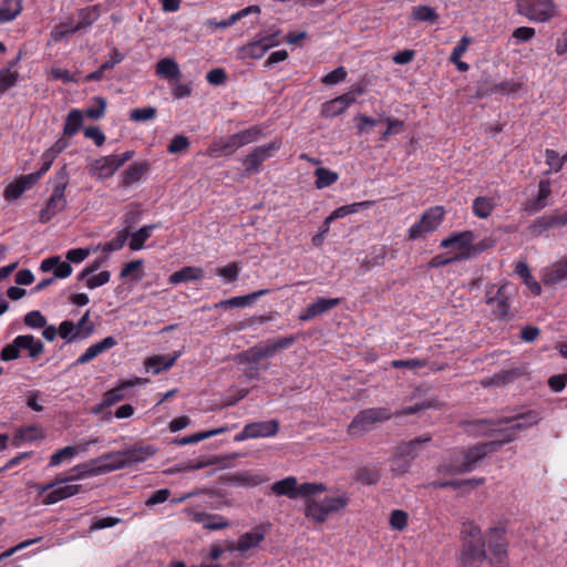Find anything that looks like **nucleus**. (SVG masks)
Returning a JSON list of instances; mask_svg holds the SVG:
<instances>
[{"label":"nucleus","instance_id":"obj_1","mask_svg":"<svg viewBox=\"0 0 567 567\" xmlns=\"http://www.w3.org/2000/svg\"><path fill=\"white\" fill-rule=\"evenodd\" d=\"M460 563L462 567H481L488 561L491 567H508L505 529L496 526L487 529L485 537L473 522L463 524L461 530Z\"/></svg>","mask_w":567,"mask_h":567},{"label":"nucleus","instance_id":"obj_2","mask_svg":"<svg viewBox=\"0 0 567 567\" xmlns=\"http://www.w3.org/2000/svg\"><path fill=\"white\" fill-rule=\"evenodd\" d=\"M539 421L538 413L527 411L526 413L516 414L512 417H502L497 420H478L474 424L477 431L483 435L496 436L495 440L485 442L491 444L489 451L497 452L504 444L516 439L518 432L537 424Z\"/></svg>","mask_w":567,"mask_h":567},{"label":"nucleus","instance_id":"obj_3","mask_svg":"<svg viewBox=\"0 0 567 567\" xmlns=\"http://www.w3.org/2000/svg\"><path fill=\"white\" fill-rule=\"evenodd\" d=\"M348 504L349 497L346 493L333 497H324L322 502L309 498L306 501L305 516L316 524H322L330 515L344 509Z\"/></svg>","mask_w":567,"mask_h":567},{"label":"nucleus","instance_id":"obj_4","mask_svg":"<svg viewBox=\"0 0 567 567\" xmlns=\"http://www.w3.org/2000/svg\"><path fill=\"white\" fill-rule=\"evenodd\" d=\"M491 444L478 443L461 453V461L452 460L450 463L442 465V471L449 474H464L472 472L480 462L492 454Z\"/></svg>","mask_w":567,"mask_h":567},{"label":"nucleus","instance_id":"obj_5","mask_svg":"<svg viewBox=\"0 0 567 567\" xmlns=\"http://www.w3.org/2000/svg\"><path fill=\"white\" fill-rule=\"evenodd\" d=\"M495 285L486 288V305L492 307V312L496 319L509 320L511 315V300L516 293V288L509 282L499 286L494 292Z\"/></svg>","mask_w":567,"mask_h":567},{"label":"nucleus","instance_id":"obj_6","mask_svg":"<svg viewBox=\"0 0 567 567\" xmlns=\"http://www.w3.org/2000/svg\"><path fill=\"white\" fill-rule=\"evenodd\" d=\"M392 413L386 408H370L360 411L348 426L351 436H361L370 432L377 423L390 420Z\"/></svg>","mask_w":567,"mask_h":567},{"label":"nucleus","instance_id":"obj_7","mask_svg":"<svg viewBox=\"0 0 567 567\" xmlns=\"http://www.w3.org/2000/svg\"><path fill=\"white\" fill-rule=\"evenodd\" d=\"M157 449L153 445L142 444H134L130 449L117 451L116 454L111 455V457L118 458L117 463L114 466H111L112 472L143 463L155 455Z\"/></svg>","mask_w":567,"mask_h":567},{"label":"nucleus","instance_id":"obj_8","mask_svg":"<svg viewBox=\"0 0 567 567\" xmlns=\"http://www.w3.org/2000/svg\"><path fill=\"white\" fill-rule=\"evenodd\" d=\"M517 11L532 21L545 22L555 16V4L553 0H520Z\"/></svg>","mask_w":567,"mask_h":567},{"label":"nucleus","instance_id":"obj_9","mask_svg":"<svg viewBox=\"0 0 567 567\" xmlns=\"http://www.w3.org/2000/svg\"><path fill=\"white\" fill-rule=\"evenodd\" d=\"M279 150V145L276 142H270L265 145H260L254 148L243 161L245 166V175L258 173L261 164L272 156L274 152Z\"/></svg>","mask_w":567,"mask_h":567},{"label":"nucleus","instance_id":"obj_10","mask_svg":"<svg viewBox=\"0 0 567 567\" xmlns=\"http://www.w3.org/2000/svg\"><path fill=\"white\" fill-rule=\"evenodd\" d=\"M340 302L339 298H318L315 302L307 306L300 313L299 319L301 321H309L336 308Z\"/></svg>","mask_w":567,"mask_h":567},{"label":"nucleus","instance_id":"obj_11","mask_svg":"<svg viewBox=\"0 0 567 567\" xmlns=\"http://www.w3.org/2000/svg\"><path fill=\"white\" fill-rule=\"evenodd\" d=\"M68 200L65 195L53 193L48 198L45 206L40 210L39 221L49 223L54 216L66 208Z\"/></svg>","mask_w":567,"mask_h":567},{"label":"nucleus","instance_id":"obj_12","mask_svg":"<svg viewBox=\"0 0 567 567\" xmlns=\"http://www.w3.org/2000/svg\"><path fill=\"white\" fill-rule=\"evenodd\" d=\"M118 168L114 155L103 156L90 163V174L100 179L113 176Z\"/></svg>","mask_w":567,"mask_h":567},{"label":"nucleus","instance_id":"obj_13","mask_svg":"<svg viewBox=\"0 0 567 567\" xmlns=\"http://www.w3.org/2000/svg\"><path fill=\"white\" fill-rule=\"evenodd\" d=\"M432 441V436L430 434H424L422 436L415 437L409 442L401 443L396 447V452L401 454V457L408 458V461L413 462L420 452Z\"/></svg>","mask_w":567,"mask_h":567},{"label":"nucleus","instance_id":"obj_14","mask_svg":"<svg viewBox=\"0 0 567 567\" xmlns=\"http://www.w3.org/2000/svg\"><path fill=\"white\" fill-rule=\"evenodd\" d=\"M270 292L269 289L256 290L245 296H237L229 299H225L215 305V308L229 309V308H243L252 305L258 298L266 296Z\"/></svg>","mask_w":567,"mask_h":567},{"label":"nucleus","instance_id":"obj_15","mask_svg":"<svg viewBox=\"0 0 567 567\" xmlns=\"http://www.w3.org/2000/svg\"><path fill=\"white\" fill-rule=\"evenodd\" d=\"M117 344V341L114 337H106L103 340H101L97 343H94L90 346L74 362L75 365L78 364H85L93 359H95L97 355L103 353L104 351H107L115 347Z\"/></svg>","mask_w":567,"mask_h":567},{"label":"nucleus","instance_id":"obj_16","mask_svg":"<svg viewBox=\"0 0 567 567\" xmlns=\"http://www.w3.org/2000/svg\"><path fill=\"white\" fill-rule=\"evenodd\" d=\"M192 520L203 525L205 529L218 530L228 527L229 522L218 514H208L205 512L192 513Z\"/></svg>","mask_w":567,"mask_h":567},{"label":"nucleus","instance_id":"obj_17","mask_svg":"<svg viewBox=\"0 0 567 567\" xmlns=\"http://www.w3.org/2000/svg\"><path fill=\"white\" fill-rule=\"evenodd\" d=\"M567 280V258L553 264L544 271L543 282L546 286H557Z\"/></svg>","mask_w":567,"mask_h":567},{"label":"nucleus","instance_id":"obj_18","mask_svg":"<svg viewBox=\"0 0 567 567\" xmlns=\"http://www.w3.org/2000/svg\"><path fill=\"white\" fill-rule=\"evenodd\" d=\"M241 146V141L236 133L227 138H218L214 141L209 146V152L218 156H227L235 153Z\"/></svg>","mask_w":567,"mask_h":567},{"label":"nucleus","instance_id":"obj_19","mask_svg":"<svg viewBox=\"0 0 567 567\" xmlns=\"http://www.w3.org/2000/svg\"><path fill=\"white\" fill-rule=\"evenodd\" d=\"M71 478L73 481L81 480L87 476H95L112 472L111 466H97V463H93L92 460L75 465L71 471Z\"/></svg>","mask_w":567,"mask_h":567},{"label":"nucleus","instance_id":"obj_20","mask_svg":"<svg viewBox=\"0 0 567 567\" xmlns=\"http://www.w3.org/2000/svg\"><path fill=\"white\" fill-rule=\"evenodd\" d=\"M550 193V182L548 179H542L538 184L537 197L526 203L525 210L529 214H535L545 208L547 206L546 200Z\"/></svg>","mask_w":567,"mask_h":567},{"label":"nucleus","instance_id":"obj_21","mask_svg":"<svg viewBox=\"0 0 567 567\" xmlns=\"http://www.w3.org/2000/svg\"><path fill=\"white\" fill-rule=\"evenodd\" d=\"M94 331V324L91 323L89 327L85 328L82 336L79 333V329H76V326L74 322L70 320H64L60 323L58 332L59 336L64 339L68 343L73 342L76 339H84L91 336Z\"/></svg>","mask_w":567,"mask_h":567},{"label":"nucleus","instance_id":"obj_22","mask_svg":"<svg viewBox=\"0 0 567 567\" xmlns=\"http://www.w3.org/2000/svg\"><path fill=\"white\" fill-rule=\"evenodd\" d=\"M473 240L474 234L471 230L453 233L441 241V247H456L461 251H466L470 250V245L473 243Z\"/></svg>","mask_w":567,"mask_h":567},{"label":"nucleus","instance_id":"obj_23","mask_svg":"<svg viewBox=\"0 0 567 567\" xmlns=\"http://www.w3.org/2000/svg\"><path fill=\"white\" fill-rule=\"evenodd\" d=\"M248 426L252 439L270 437L279 431V422L277 420L251 422L248 423Z\"/></svg>","mask_w":567,"mask_h":567},{"label":"nucleus","instance_id":"obj_24","mask_svg":"<svg viewBox=\"0 0 567 567\" xmlns=\"http://www.w3.org/2000/svg\"><path fill=\"white\" fill-rule=\"evenodd\" d=\"M181 351H176L171 357L153 355L145 361V365L147 369H152L154 374H158L164 370L171 369L175 364L176 360L181 357Z\"/></svg>","mask_w":567,"mask_h":567},{"label":"nucleus","instance_id":"obj_25","mask_svg":"<svg viewBox=\"0 0 567 567\" xmlns=\"http://www.w3.org/2000/svg\"><path fill=\"white\" fill-rule=\"evenodd\" d=\"M150 169L147 162L133 163L127 166L122 175V185L130 187L131 185L138 183L143 175Z\"/></svg>","mask_w":567,"mask_h":567},{"label":"nucleus","instance_id":"obj_26","mask_svg":"<svg viewBox=\"0 0 567 567\" xmlns=\"http://www.w3.org/2000/svg\"><path fill=\"white\" fill-rule=\"evenodd\" d=\"M298 481L295 476H288L271 485V492L278 496H287L290 499L298 497Z\"/></svg>","mask_w":567,"mask_h":567},{"label":"nucleus","instance_id":"obj_27","mask_svg":"<svg viewBox=\"0 0 567 567\" xmlns=\"http://www.w3.org/2000/svg\"><path fill=\"white\" fill-rule=\"evenodd\" d=\"M93 443H96V441L95 440L89 441V442L84 443L81 446L69 445V446H65V447L56 451L55 453H53L50 456L49 466H52V467L53 466H58L63 461L72 460L78 454L79 450L86 451L87 446L93 444Z\"/></svg>","mask_w":567,"mask_h":567},{"label":"nucleus","instance_id":"obj_28","mask_svg":"<svg viewBox=\"0 0 567 567\" xmlns=\"http://www.w3.org/2000/svg\"><path fill=\"white\" fill-rule=\"evenodd\" d=\"M443 217L444 208L434 206L422 214L420 221L425 227V231L433 233L441 225Z\"/></svg>","mask_w":567,"mask_h":567},{"label":"nucleus","instance_id":"obj_29","mask_svg":"<svg viewBox=\"0 0 567 567\" xmlns=\"http://www.w3.org/2000/svg\"><path fill=\"white\" fill-rule=\"evenodd\" d=\"M204 270L199 267L186 266L169 276V284L178 285L181 282L196 281L202 279Z\"/></svg>","mask_w":567,"mask_h":567},{"label":"nucleus","instance_id":"obj_30","mask_svg":"<svg viewBox=\"0 0 567 567\" xmlns=\"http://www.w3.org/2000/svg\"><path fill=\"white\" fill-rule=\"evenodd\" d=\"M156 74L169 81H178L182 76L177 62L171 58H165L157 62Z\"/></svg>","mask_w":567,"mask_h":567},{"label":"nucleus","instance_id":"obj_31","mask_svg":"<svg viewBox=\"0 0 567 567\" xmlns=\"http://www.w3.org/2000/svg\"><path fill=\"white\" fill-rule=\"evenodd\" d=\"M265 539V533L261 530L260 527H257L256 529L243 534L238 540L236 548L239 551H247L251 548H255L259 545L260 542Z\"/></svg>","mask_w":567,"mask_h":567},{"label":"nucleus","instance_id":"obj_32","mask_svg":"<svg viewBox=\"0 0 567 567\" xmlns=\"http://www.w3.org/2000/svg\"><path fill=\"white\" fill-rule=\"evenodd\" d=\"M23 0H2L0 3V24L14 20L23 10Z\"/></svg>","mask_w":567,"mask_h":567},{"label":"nucleus","instance_id":"obj_33","mask_svg":"<svg viewBox=\"0 0 567 567\" xmlns=\"http://www.w3.org/2000/svg\"><path fill=\"white\" fill-rule=\"evenodd\" d=\"M137 383H142V379L136 378L135 381H127V382H124L120 386L109 390L107 392H105V394L103 396V402L100 405V408H107V406H111V405L115 404L116 402L123 400L125 398L124 390L127 386H133Z\"/></svg>","mask_w":567,"mask_h":567},{"label":"nucleus","instance_id":"obj_34","mask_svg":"<svg viewBox=\"0 0 567 567\" xmlns=\"http://www.w3.org/2000/svg\"><path fill=\"white\" fill-rule=\"evenodd\" d=\"M79 22L71 27V31H80L93 24L100 17L99 6L82 8L78 12Z\"/></svg>","mask_w":567,"mask_h":567},{"label":"nucleus","instance_id":"obj_35","mask_svg":"<svg viewBox=\"0 0 567 567\" xmlns=\"http://www.w3.org/2000/svg\"><path fill=\"white\" fill-rule=\"evenodd\" d=\"M523 374V370L519 368H513L507 370H502L495 374H493L484 384L485 385H505Z\"/></svg>","mask_w":567,"mask_h":567},{"label":"nucleus","instance_id":"obj_36","mask_svg":"<svg viewBox=\"0 0 567 567\" xmlns=\"http://www.w3.org/2000/svg\"><path fill=\"white\" fill-rule=\"evenodd\" d=\"M515 272L524 280L525 285L529 288V290L538 296L542 292V287L538 281L534 279L530 274L529 267L526 262L519 261L515 266Z\"/></svg>","mask_w":567,"mask_h":567},{"label":"nucleus","instance_id":"obj_37","mask_svg":"<svg viewBox=\"0 0 567 567\" xmlns=\"http://www.w3.org/2000/svg\"><path fill=\"white\" fill-rule=\"evenodd\" d=\"M268 51L260 39H256L239 49L243 59H260Z\"/></svg>","mask_w":567,"mask_h":567},{"label":"nucleus","instance_id":"obj_38","mask_svg":"<svg viewBox=\"0 0 567 567\" xmlns=\"http://www.w3.org/2000/svg\"><path fill=\"white\" fill-rule=\"evenodd\" d=\"M19 342L21 343V350H28L31 359H37L43 351L44 344L40 340H35L32 334H21Z\"/></svg>","mask_w":567,"mask_h":567},{"label":"nucleus","instance_id":"obj_39","mask_svg":"<svg viewBox=\"0 0 567 567\" xmlns=\"http://www.w3.org/2000/svg\"><path fill=\"white\" fill-rule=\"evenodd\" d=\"M83 114L80 110H71L65 118L63 126V134L65 136H73L82 127Z\"/></svg>","mask_w":567,"mask_h":567},{"label":"nucleus","instance_id":"obj_40","mask_svg":"<svg viewBox=\"0 0 567 567\" xmlns=\"http://www.w3.org/2000/svg\"><path fill=\"white\" fill-rule=\"evenodd\" d=\"M157 227V225H146L140 228L137 231L132 234L130 240V248L134 251L141 250L144 247L145 241L151 237L152 231Z\"/></svg>","mask_w":567,"mask_h":567},{"label":"nucleus","instance_id":"obj_41","mask_svg":"<svg viewBox=\"0 0 567 567\" xmlns=\"http://www.w3.org/2000/svg\"><path fill=\"white\" fill-rule=\"evenodd\" d=\"M44 434L42 430L37 425H30L27 427H22L14 435V444L19 445L22 442H33L39 439H43Z\"/></svg>","mask_w":567,"mask_h":567},{"label":"nucleus","instance_id":"obj_42","mask_svg":"<svg viewBox=\"0 0 567 567\" xmlns=\"http://www.w3.org/2000/svg\"><path fill=\"white\" fill-rule=\"evenodd\" d=\"M315 175L317 177L315 185L318 189L331 186L339 178V175L336 172H332L324 167L317 168L315 171Z\"/></svg>","mask_w":567,"mask_h":567},{"label":"nucleus","instance_id":"obj_43","mask_svg":"<svg viewBox=\"0 0 567 567\" xmlns=\"http://www.w3.org/2000/svg\"><path fill=\"white\" fill-rule=\"evenodd\" d=\"M381 478V473L375 467L363 466L355 472V480L365 485L377 484Z\"/></svg>","mask_w":567,"mask_h":567},{"label":"nucleus","instance_id":"obj_44","mask_svg":"<svg viewBox=\"0 0 567 567\" xmlns=\"http://www.w3.org/2000/svg\"><path fill=\"white\" fill-rule=\"evenodd\" d=\"M327 491V485L323 483H317V482H307L301 485H298V497L301 496L305 498V502L309 498H312L311 496L323 493Z\"/></svg>","mask_w":567,"mask_h":567},{"label":"nucleus","instance_id":"obj_45","mask_svg":"<svg viewBox=\"0 0 567 567\" xmlns=\"http://www.w3.org/2000/svg\"><path fill=\"white\" fill-rule=\"evenodd\" d=\"M492 247H493V240L485 238L476 244L472 243L470 245V250L460 251L458 258H463V260L471 259Z\"/></svg>","mask_w":567,"mask_h":567},{"label":"nucleus","instance_id":"obj_46","mask_svg":"<svg viewBox=\"0 0 567 567\" xmlns=\"http://www.w3.org/2000/svg\"><path fill=\"white\" fill-rule=\"evenodd\" d=\"M128 235L130 234H128V231L126 229L122 230L111 241L106 243L105 245H103V246L102 245H97L96 248H94V251H96L100 248L105 254L120 250V249L123 248V246H124Z\"/></svg>","mask_w":567,"mask_h":567},{"label":"nucleus","instance_id":"obj_47","mask_svg":"<svg viewBox=\"0 0 567 567\" xmlns=\"http://www.w3.org/2000/svg\"><path fill=\"white\" fill-rule=\"evenodd\" d=\"M493 203L491 198L477 197L473 203V212L480 218H487L493 210Z\"/></svg>","mask_w":567,"mask_h":567},{"label":"nucleus","instance_id":"obj_48","mask_svg":"<svg viewBox=\"0 0 567 567\" xmlns=\"http://www.w3.org/2000/svg\"><path fill=\"white\" fill-rule=\"evenodd\" d=\"M413 18L419 21H426L430 23H436L439 20V14L435 10L427 6H419L413 9L412 13Z\"/></svg>","mask_w":567,"mask_h":567},{"label":"nucleus","instance_id":"obj_49","mask_svg":"<svg viewBox=\"0 0 567 567\" xmlns=\"http://www.w3.org/2000/svg\"><path fill=\"white\" fill-rule=\"evenodd\" d=\"M220 461L219 457L214 456L208 458L207 461H189L185 466H176L171 470V473H179L183 471H196L204 467H207L209 465L218 464Z\"/></svg>","mask_w":567,"mask_h":567},{"label":"nucleus","instance_id":"obj_50","mask_svg":"<svg viewBox=\"0 0 567 567\" xmlns=\"http://www.w3.org/2000/svg\"><path fill=\"white\" fill-rule=\"evenodd\" d=\"M20 336L16 337L13 341L7 344L0 352L2 361L16 360L20 357L21 343L19 342Z\"/></svg>","mask_w":567,"mask_h":567},{"label":"nucleus","instance_id":"obj_51","mask_svg":"<svg viewBox=\"0 0 567 567\" xmlns=\"http://www.w3.org/2000/svg\"><path fill=\"white\" fill-rule=\"evenodd\" d=\"M68 184H69V173H68L66 166L64 165L54 175L52 192L64 195Z\"/></svg>","mask_w":567,"mask_h":567},{"label":"nucleus","instance_id":"obj_52","mask_svg":"<svg viewBox=\"0 0 567 567\" xmlns=\"http://www.w3.org/2000/svg\"><path fill=\"white\" fill-rule=\"evenodd\" d=\"M19 78L18 72H12L10 69L0 70V93H4L10 87L14 86Z\"/></svg>","mask_w":567,"mask_h":567},{"label":"nucleus","instance_id":"obj_53","mask_svg":"<svg viewBox=\"0 0 567 567\" xmlns=\"http://www.w3.org/2000/svg\"><path fill=\"white\" fill-rule=\"evenodd\" d=\"M353 208L354 206H352L351 204L349 205H343V206H340L338 207L337 209H334L324 220L323 223V229H322V234L323 233H327L328 229H329V224L338 218H343L350 214H354L353 212Z\"/></svg>","mask_w":567,"mask_h":567},{"label":"nucleus","instance_id":"obj_54","mask_svg":"<svg viewBox=\"0 0 567 567\" xmlns=\"http://www.w3.org/2000/svg\"><path fill=\"white\" fill-rule=\"evenodd\" d=\"M157 110L154 106L143 109H133L130 113V120L133 122H144L153 120L156 116Z\"/></svg>","mask_w":567,"mask_h":567},{"label":"nucleus","instance_id":"obj_55","mask_svg":"<svg viewBox=\"0 0 567 567\" xmlns=\"http://www.w3.org/2000/svg\"><path fill=\"white\" fill-rule=\"evenodd\" d=\"M555 218L553 215L550 216H542V217H538L532 225H530V230L533 234L535 235H539L542 234L543 231L549 229V228H553L555 227Z\"/></svg>","mask_w":567,"mask_h":567},{"label":"nucleus","instance_id":"obj_56","mask_svg":"<svg viewBox=\"0 0 567 567\" xmlns=\"http://www.w3.org/2000/svg\"><path fill=\"white\" fill-rule=\"evenodd\" d=\"M24 323L33 329H42L47 324V319L39 310H32L24 316Z\"/></svg>","mask_w":567,"mask_h":567},{"label":"nucleus","instance_id":"obj_57","mask_svg":"<svg viewBox=\"0 0 567 567\" xmlns=\"http://www.w3.org/2000/svg\"><path fill=\"white\" fill-rule=\"evenodd\" d=\"M241 361L257 364L265 359L261 347L258 344L239 354Z\"/></svg>","mask_w":567,"mask_h":567},{"label":"nucleus","instance_id":"obj_58","mask_svg":"<svg viewBox=\"0 0 567 567\" xmlns=\"http://www.w3.org/2000/svg\"><path fill=\"white\" fill-rule=\"evenodd\" d=\"M411 464V461H408L405 457H401V454L395 452L394 457L391 461V471L395 475H403L410 470Z\"/></svg>","mask_w":567,"mask_h":567},{"label":"nucleus","instance_id":"obj_59","mask_svg":"<svg viewBox=\"0 0 567 567\" xmlns=\"http://www.w3.org/2000/svg\"><path fill=\"white\" fill-rule=\"evenodd\" d=\"M344 111L346 110L340 104V102H338L337 99H333L322 104L321 115L323 117H334L342 114Z\"/></svg>","mask_w":567,"mask_h":567},{"label":"nucleus","instance_id":"obj_60","mask_svg":"<svg viewBox=\"0 0 567 567\" xmlns=\"http://www.w3.org/2000/svg\"><path fill=\"white\" fill-rule=\"evenodd\" d=\"M347 74H348L347 70L343 66H338L334 70H332L331 72H329L328 74H326L321 79V82L324 85H334L339 82L344 81L347 78Z\"/></svg>","mask_w":567,"mask_h":567},{"label":"nucleus","instance_id":"obj_61","mask_svg":"<svg viewBox=\"0 0 567 567\" xmlns=\"http://www.w3.org/2000/svg\"><path fill=\"white\" fill-rule=\"evenodd\" d=\"M189 145L190 143L188 137L178 134L172 138L171 143L167 146V151L171 154H176L186 151L189 147Z\"/></svg>","mask_w":567,"mask_h":567},{"label":"nucleus","instance_id":"obj_62","mask_svg":"<svg viewBox=\"0 0 567 567\" xmlns=\"http://www.w3.org/2000/svg\"><path fill=\"white\" fill-rule=\"evenodd\" d=\"M25 192L24 186L18 181V178L10 183L3 192V197L6 200H14L18 199Z\"/></svg>","mask_w":567,"mask_h":567},{"label":"nucleus","instance_id":"obj_63","mask_svg":"<svg viewBox=\"0 0 567 567\" xmlns=\"http://www.w3.org/2000/svg\"><path fill=\"white\" fill-rule=\"evenodd\" d=\"M240 266L237 262H230L218 270V275L224 277L227 281L233 282L238 279Z\"/></svg>","mask_w":567,"mask_h":567},{"label":"nucleus","instance_id":"obj_64","mask_svg":"<svg viewBox=\"0 0 567 567\" xmlns=\"http://www.w3.org/2000/svg\"><path fill=\"white\" fill-rule=\"evenodd\" d=\"M390 525L392 528L402 530L408 525V514L401 509H394L390 515Z\"/></svg>","mask_w":567,"mask_h":567}]
</instances>
